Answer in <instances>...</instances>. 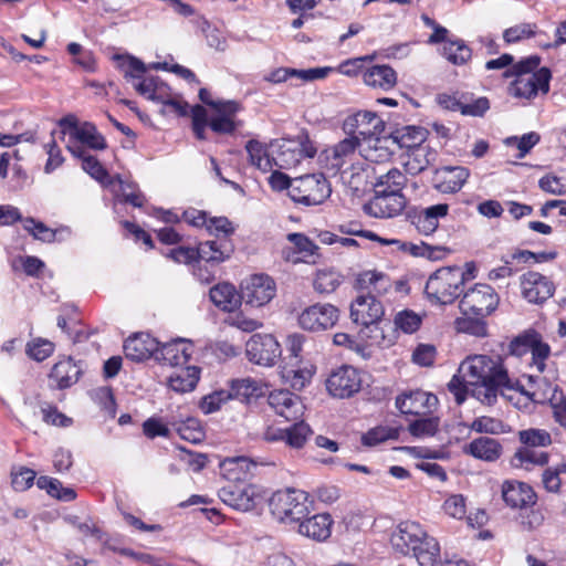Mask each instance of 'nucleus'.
<instances>
[{"mask_svg": "<svg viewBox=\"0 0 566 566\" xmlns=\"http://www.w3.org/2000/svg\"><path fill=\"white\" fill-rule=\"evenodd\" d=\"M443 55L449 62L461 65L470 60L471 49L462 40L448 41L443 45Z\"/></svg>", "mask_w": 566, "mask_h": 566, "instance_id": "nucleus-51", "label": "nucleus"}, {"mask_svg": "<svg viewBox=\"0 0 566 566\" xmlns=\"http://www.w3.org/2000/svg\"><path fill=\"white\" fill-rule=\"evenodd\" d=\"M390 544L396 553L403 556L411 554L420 566H442L438 541L417 522L399 523L391 533Z\"/></svg>", "mask_w": 566, "mask_h": 566, "instance_id": "nucleus-2", "label": "nucleus"}, {"mask_svg": "<svg viewBox=\"0 0 566 566\" xmlns=\"http://www.w3.org/2000/svg\"><path fill=\"white\" fill-rule=\"evenodd\" d=\"M193 353V345L184 338H178L165 344L158 342L155 359L172 367L188 363Z\"/></svg>", "mask_w": 566, "mask_h": 566, "instance_id": "nucleus-21", "label": "nucleus"}, {"mask_svg": "<svg viewBox=\"0 0 566 566\" xmlns=\"http://www.w3.org/2000/svg\"><path fill=\"white\" fill-rule=\"evenodd\" d=\"M311 504L307 492L293 488L279 490L269 500L272 516L279 523L294 526L310 515Z\"/></svg>", "mask_w": 566, "mask_h": 566, "instance_id": "nucleus-3", "label": "nucleus"}, {"mask_svg": "<svg viewBox=\"0 0 566 566\" xmlns=\"http://www.w3.org/2000/svg\"><path fill=\"white\" fill-rule=\"evenodd\" d=\"M245 150L249 155L251 165L263 172L272 170L274 158L270 157L268 148L264 144L255 139H251L247 143Z\"/></svg>", "mask_w": 566, "mask_h": 566, "instance_id": "nucleus-44", "label": "nucleus"}, {"mask_svg": "<svg viewBox=\"0 0 566 566\" xmlns=\"http://www.w3.org/2000/svg\"><path fill=\"white\" fill-rule=\"evenodd\" d=\"M518 440L527 448L548 447L552 444L551 433L538 428L518 431Z\"/></svg>", "mask_w": 566, "mask_h": 566, "instance_id": "nucleus-52", "label": "nucleus"}, {"mask_svg": "<svg viewBox=\"0 0 566 566\" xmlns=\"http://www.w3.org/2000/svg\"><path fill=\"white\" fill-rule=\"evenodd\" d=\"M344 132L349 137H361L365 142L380 135L382 120L373 112L364 111L348 116L343 123Z\"/></svg>", "mask_w": 566, "mask_h": 566, "instance_id": "nucleus-16", "label": "nucleus"}, {"mask_svg": "<svg viewBox=\"0 0 566 566\" xmlns=\"http://www.w3.org/2000/svg\"><path fill=\"white\" fill-rule=\"evenodd\" d=\"M502 497L513 509H524L535 503V493L530 485L523 482H504Z\"/></svg>", "mask_w": 566, "mask_h": 566, "instance_id": "nucleus-28", "label": "nucleus"}, {"mask_svg": "<svg viewBox=\"0 0 566 566\" xmlns=\"http://www.w3.org/2000/svg\"><path fill=\"white\" fill-rule=\"evenodd\" d=\"M509 382L507 370L500 359L486 355H474L464 359L459 374L448 384L449 391L454 396L458 405L467 399L469 388L472 396L481 403L493 406L499 396L501 386Z\"/></svg>", "mask_w": 566, "mask_h": 566, "instance_id": "nucleus-1", "label": "nucleus"}, {"mask_svg": "<svg viewBox=\"0 0 566 566\" xmlns=\"http://www.w3.org/2000/svg\"><path fill=\"white\" fill-rule=\"evenodd\" d=\"M364 83L374 88L388 91L397 83V75L389 65H374L363 73Z\"/></svg>", "mask_w": 566, "mask_h": 566, "instance_id": "nucleus-35", "label": "nucleus"}, {"mask_svg": "<svg viewBox=\"0 0 566 566\" xmlns=\"http://www.w3.org/2000/svg\"><path fill=\"white\" fill-rule=\"evenodd\" d=\"M421 324V317L410 310H405L396 314L395 325L406 334L416 332Z\"/></svg>", "mask_w": 566, "mask_h": 566, "instance_id": "nucleus-63", "label": "nucleus"}, {"mask_svg": "<svg viewBox=\"0 0 566 566\" xmlns=\"http://www.w3.org/2000/svg\"><path fill=\"white\" fill-rule=\"evenodd\" d=\"M439 427V419L436 417H423L409 424V432L419 438L433 436Z\"/></svg>", "mask_w": 566, "mask_h": 566, "instance_id": "nucleus-59", "label": "nucleus"}, {"mask_svg": "<svg viewBox=\"0 0 566 566\" xmlns=\"http://www.w3.org/2000/svg\"><path fill=\"white\" fill-rule=\"evenodd\" d=\"M54 352V344L44 338H36L27 345V354L36 361H42Z\"/></svg>", "mask_w": 566, "mask_h": 566, "instance_id": "nucleus-62", "label": "nucleus"}, {"mask_svg": "<svg viewBox=\"0 0 566 566\" xmlns=\"http://www.w3.org/2000/svg\"><path fill=\"white\" fill-rule=\"evenodd\" d=\"M361 377L352 366H340L334 369L326 379L328 392L336 398H349L360 390Z\"/></svg>", "mask_w": 566, "mask_h": 566, "instance_id": "nucleus-13", "label": "nucleus"}, {"mask_svg": "<svg viewBox=\"0 0 566 566\" xmlns=\"http://www.w3.org/2000/svg\"><path fill=\"white\" fill-rule=\"evenodd\" d=\"M169 420H171V416L166 419L156 417L148 418L143 423L144 434L149 439H154L156 437L169 438L171 427Z\"/></svg>", "mask_w": 566, "mask_h": 566, "instance_id": "nucleus-55", "label": "nucleus"}, {"mask_svg": "<svg viewBox=\"0 0 566 566\" xmlns=\"http://www.w3.org/2000/svg\"><path fill=\"white\" fill-rule=\"evenodd\" d=\"M157 349V339L145 333L136 334L124 343L126 357L134 361H143L150 357H155Z\"/></svg>", "mask_w": 566, "mask_h": 566, "instance_id": "nucleus-27", "label": "nucleus"}, {"mask_svg": "<svg viewBox=\"0 0 566 566\" xmlns=\"http://www.w3.org/2000/svg\"><path fill=\"white\" fill-rule=\"evenodd\" d=\"M248 359L260 366H273L281 356V346L270 334H254L245 345Z\"/></svg>", "mask_w": 566, "mask_h": 566, "instance_id": "nucleus-11", "label": "nucleus"}, {"mask_svg": "<svg viewBox=\"0 0 566 566\" xmlns=\"http://www.w3.org/2000/svg\"><path fill=\"white\" fill-rule=\"evenodd\" d=\"M268 402L274 412L286 421H297L303 417L304 405L301 398L289 390L271 392Z\"/></svg>", "mask_w": 566, "mask_h": 566, "instance_id": "nucleus-19", "label": "nucleus"}, {"mask_svg": "<svg viewBox=\"0 0 566 566\" xmlns=\"http://www.w3.org/2000/svg\"><path fill=\"white\" fill-rule=\"evenodd\" d=\"M358 146L360 147V144L356 137H348L339 142L329 151H326V169L334 176L337 174L346 175Z\"/></svg>", "mask_w": 566, "mask_h": 566, "instance_id": "nucleus-18", "label": "nucleus"}, {"mask_svg": "<svg viewBox=\"0 0 566 566\" xmlns=\"http://www.w3.org/2000/svg\"><path fill=\"white\" fill-rule=\"evenodd\" d=\"M566 474V462L547 468L542 474V483L548 492L557 493L562 485L560 475Z\"/></svg>", "mask_w": 566, "mask_h": 566, "instance_id": "nucleus-58", "label": "nucleus"}, {"mask_svg": "<svg viewBox=\"0 0 566 566\" xmlns=\"http://www.w3.org/2000/svg\"><path fill=\"white\" fill-rule=\"evenodd\" d=\"M548 463V454L546 452H536L532 448L523 447L516 450L511 464L514 468L531 470L534 465H545Z\"/></svg>", "mask_w": 566, "mask_h": 566, "instance_id": "nucleus-45", "label": "nucleus"}, {"mask_svg": "<svg viewBox=\"0 0 566 566\" xmlns=\"http://www.w3.org/2000/svg\"><path fill=\"white\" fill-rule=\"evenodd\" d=\"M386 139H380L378 136L365 142L360 145V153L363 157L371 163H382L390 158L391 153L385 145Z\"/></svg>", "mask_w": 566, "mask_h": 566, "instance_id": "nucleus-47", "label": "nucleus"}, {"mask_svg": "<svg viewBox=\"0 0 566 566\" xmlns=\"http://www.w3.org/2000/svg\"><path fill=\"white\" fill-rule=\"evenodd\" d=\"M226 323L245 333H251L262 327L260 321L248 317L242 312L232 313L228 316Z\"/></svg>", "mask_w": 566, "mask_h": 566, "instance_id": "nucleus-64", "label": "nucleus"}, {"mask_svg": "<svg viewBox=\"0 0 566 566\" xmlns=\"http://www.w3.org/2000/svg\"><path fill=\"white\" fill-rule=\"evenodd\" d=\"M397 436V432L395 429L389 427H375L370 430H368L365 434L361 437V442L364 446L367 447H375L379 443H382L389 439H395Z\"/></svg>", "mask_w": 566, "mask_h": 566, "instance_id": "nucleus-60", "label": "nucleus"}, {"mask_svg": "<svg viewBox=\"0 0 566 566\" xmlns=\"http://www.w3.org/2000/svg\"><path fill=\"white\" fill-rule=\"evenodd\" d=\"M406 182V176L399 169L392 168L377 178L375 190L401 193Z\"/></svg>", "mask_w": 566, "mask_h": 566, "instance_id": "nucleus-49", "label": "nucleus"}, {"mask_svg": "<svg viewBox=\"0 0 566 566\" xmlns=\"http://www.w3.org/2000/svg\"><path fill=\"white\" fill-rule=\"evenodd\" d=\"M449 206L447 203H438L430 206L412 219L417 231L423 235L432 234L439 227V219L448 214Z\"/></svg>", "mask_w": 566, "mask_h": 566, "instance_id": "nucleus-29", "label": "nucleus"}, {"mask_svg": "<svg viewBox=\"0 0 566 566\" xmlns=\"http://www.w3.org/2000/svg\"><path fill=\"white\" fill-rule=\"evenodd\" d=\"M339 318V311L329 303H316L306 307L298 316L300 326L310 332L332 328Z\"/></svg>", "mask_w": 566, "mask_h": 566, "instance_id": "nucleus-12", "label": "nucleus"}, {"mask_svg": "<svg viewBox=\"0 0 566 566\" xmlns=\"http://www.w3.org/2000/svg\"><path fill=\"white\" fill-rule=\"evenodd\" d=\"M311 433L310 426L301 419L284 430L285 441L292 448H302Z\"/></svg>", "mask_w": 566, "mask_h": 566, "instance_id": "nucleus-53", "label": "nucleus"}, {"mask_svg": "<svg viewBox=\"0 0 566 566\" xmlns=\"http://www.w3.org/2000/svg\"><path fill=\"white\" fill-rule=\"evenodd\" d=\"M218 494L226 505L240 512L252 511L262 499L261 489L252 483H227Z\"/></svg>", "mask_w": 566, "mask_h": 566, "instance_id": "nucleus-10", "label": "nucleus"}, {"mask_svg": "<svg viewBox=\"0 0 566 566\" xmlns=\"http://www.w3.org/2000/svg\"><path fill=\"white\" fill-rule=\"evenodd\" d=\"M438 399L434 395L417 389L403 392L396 399V406L406 415L422 416L436 407Z\"/></svg>", "mask_w": 566, "mask_h": 566, "instance_id": "nucleus-23", "label": "nucleus"}, {"mask_svg": "<svg viewBox=\"0 0 566 566\" xmlns=\"http://www.w3.org/2000/svg\"><path fill=\"white\" fill-rule=\"evenodd\" d=\"M541 140V136L536 132L524 134L521 137L511 136L507 137L504 143L506 146H515L518 149L516 158H524L531 149L536 146Z\"/></svg>", "mask_w": 566, "mask_h": 566, "instance_id": "nucleus-54", "label": "nucleus"}, {"mask_svg": "<svg viewBox=\"0 0 566 566\" xmlns=\"http://www.w3.org/2000/svg\"><path fill=\"white\" fill-rule=\"evenodd\" d=\"M454 328L459 333H467L476 337L486 335V324L484 317L464 315L454 321Z\"/></svg>", "mask_w": 566, "mask_h": 566, "instance_id": "nucleus-50", "label": "nucleus"}, {"mask_svg": "<svg viewBox=\"0 0 566 566\" xmlns=\"http://www.w3.org/2000/svg\"><path fill=\"white\" fill-rule=\"evenodd\" d=\"M332 67H314L307 70H296L290 67H280L271 72L266 80L272 83H282L290 77H296L302 82H312L316 80L325 78L331 72Z\"/></svg>", "mask_w": 566, "mask_h": 566, "instance_id": "nucleus-30", "label": "nucleus"}, {"mask_svg": "<svg viewBox=\"0 0 566 566\" xmlns=\"http://www.w3.org/2000/svg\"><path fill=\"white\" fill-rule=\"evenodd\" d=\"M470 176L465 167H442L436 169L432 185L441 193H455L462 189Z\"/></svg>", "mask_w": 566, "mask_h": 566, "instance_id": "nucleus-22", "label": "nucleus"}, {"mask_svg": "<svg viewBox=\"0 0 566 566\" xmlns=\"http://www.w3.org/2000/svg\"><path fill=\"white\" fill-rule=\"evenodd\" d=\"M437 151L426 143L401 155L406 171L413 176L432 165L437 160Z\"/></svg>", "mask_w": 566, "mask_h": 566, "instance_id": "nucleus-26", "label": "nucleus"}, {"mask_svg": "<svg viewBox=\"0 0 566 566\" xmlns=\"http://www.w3.org/2000/svg\"><path fill=\"white\" fill-rule=\"evenodd\" d=\"M467 452L472 457L484 460L495 461L502 453V446L493 438L481 437L472 440L467 447Z\"/></svg>", "mask_w": 566, "mask_h": 566, "instance_id": "nucleus-37", "label": "nucleus"}, {"mask_svg": "<svg viewBox=\"0 0 566 566\" xmlns=\"http://www.w3.org/2000/svg\"><path fill=\"white\" fill-rule=\"evenodd\" d=\"M523 296L531 303H542L548 300L555 286L553 282L538 272H527L521 277Z\"/></svg>", "mask_w": 566, "mask_h": 566, "instance_id": "nucleus-20", "label": "nucleus"}, {"mask_svg": "<svg viewBox=\"0 0 566 566\" xmlns=\"http://www.w3.org/2000/svg\"><path fill=\"white\" fill-rule=\"evenodd\" d=\"M537 27L534 23H521L506 29L503 39L506 43H515L536 34Z\"/></svg>", "mask_w": 566, "mask_h": 566, "instance_id": "nucleus-61", "label": "nucleus"}, {"mask_svg": "<svg viewBox=\"0 0 566 566\" xmlns=\"http://www.w3.org/2000/svg\"><path fill=\"white\" fill-rule=\"evenodd\" d=\"M233 252L229 240H209L201 242L197 249L179 247L171 249L169 256L177 263L189 264L193 261L207 263H221L228 260Z\"/></svg>", "mask_w": 566, "mask_h": 566, "instance_id": "nucleus-5", "label": "nucleus"}, {"mask_svg": "<svg viewBox=\"0 0 566 566\" xmlns=\"http://www.w3.org/2000/svg\"><path fill=\"white\" fill-rule=\"evenodd\" d=\"M66 148L74 157L82 159V168L84 171L101 184H107L111 177L106 169L94 156L90 155L85 148L73 144H67Z\"/></svg>", "mask_w": 566, "mask_h": 566, "instance_id": "nucleus-34", "label": "nucleus"}, {"mask_svg": "<svg viewBox=\"0 0 566 566\" xmlns=\"http://www.w3.org/2000/svg\"><path fill=\"white\" fill-rule=\"evenodd\" d=\"M528 339L531 343L532 364L542 374L545 370V360L549 356L551 348L546 343L542 342L541 335L534 331H528Z\"/></svg>", "mask_w": 566, "mask_h": 566, "instance_id": "nucleus-48", "label": "nucleus"}, {"mask_svg": "<svg viewBox=\"0 0 566 566\" xmlns=\"http://www.w3.org/2000/svg\"><path fill=\"white\" fill-rule=\"evenodd\" d=\"M382 316V304L373 294L358 295L350 305L353 322L376 333L375 335L366 334L371 339V344H378L379 339L382 338V333L378 328V323Z\"/></svg>", "mask_w": 566, "mask_h": 566, "instance_id": "nucleus-7", "label": "nucleus"}, {"mask_svg": "<svg viewBox=\"0 0 566 566\" xmlns=\"http://www.w3.org/2000/svg\"><path fill=\"white\" fill-rule=\"evenodd\" d=\"M80 374V367L71 357H67L59 360L53 366L50 377L60 388H67L77 381Z\"/></svg>", "mask_w": 566, "mask_h": 566, "instance_id": "nucleus-38", "label": "nucleus"}, {"mask_svg": "<svg viewBox=\"0 0 566 566\" xmlns=\"http://www.w3.org/2000/svg\"><path fill=\"white\" fill-rule=\"evenodd\" d=\"M220 469L227 483H248L254 475L256 463L249 458L238 457L222 461Z\"/></svg>", "mask_w": 566, "mask_h": 566, "instance_id": "nucleus-25", "label": "nucleus"}, {"mask_svg": "<svg viewBox=\"0 0 566 566\" xmlns=\"http://www.w3.org/2000/svg\"><path fill=\"white\" fill-rule=\"evenodd\" d=\"M23 228L28 231L35 240L43 242H53L55 240L56 231L46 227L43 222L36 221L33 218H27L23 220Z\"/></svg>", "mask_w": 566, "mask_h": 566, "instance_id": "nucleus-57", "label": "nucleus"}, {"mask_svg": "<svg viewBox=\"0 0 566 566\" xmlns=\"http://www.w3.org/2000/svg\"><path fill=\"white\" fill-rule=\"evenodd\" d=\"M470 429L480 433L499 434L505 432V424L497 418L482 416L472 421Z\"/></svg>", "mask_w": 566, "mask_h": 566, "instance_id": "nucleus-56", "label": "nucleus"}, {"mask_svg": "<svg viewBox=\"0 0 566 566\" xmlns=\"http://www.w3.org/2000/svg\"><path fill=\"white\" fill-rule=\"evenodd\" d=\"M334 521L328 513H318L302 518L296 525L297 533L316 542L326 541L332 534Z\"/></svg>", "mask_w": 566, "mask_h": 566, "instance_id": "nucleus-24", "label": "nucleus"}, {"mask_svg": "<svg viewBox=\"0 0 566 566\" xmlns=\"http://www.w3.org/2000/svg\"><path fill=\"white\" fill-rule=\"evenodd\" d=\"M67 144L80 145L95 149L103 150L106 148V140L102 134L98 133L95 125L84 122L80 127H74L72 138H69Z\"/></svg>", "mask_w": 566, "mask_h": 566, "instance_id": "nucleus-32", "label": "nucleus"}, {"mask_svg": "<svg viewBox=\"0 0 566 566\" xmlns=\"http://www.w3.org/2000/svg\"><path fill=\"white\" fill-rule=\"evenodd\" d=\"M277 148L273 163L281 169L294 168L303 159L313 158L316 154V148L304 133L293 139H282Z\"/></svg>", "mask_w": 566, "mask_h": 566, "instance_id": "nucleus-9", "label": "nucleus"}, {"mask_svg": "<svg viewBox=\"0 0 566 566\" xmlns=\"http://www.w3.org/2000/svg\"><path fill=\"white\" fill-rule=\"evenodd\" d=\"M357 285L360 290L367 291V294L381 295L390 287V280L381 272L365 271L358 275Z\"/></svg>", "mask_w": 566, "mask_h": 566, "instance_id": "nucleus-42", "label": "nucleus"}, {"mask_svg": "<svg viewBox=\"0 0 566 566\" xmlns=\"http://www.w3.org/2000/svg\"><path fill=\"white\" fill-rule=\"evenodd\" d=\"M552 73L547 67H541L535 74H521L510 86L513 96L520 98H534L538 92L547 94Z\"/></svg>", "mask_w": 566, "mask_h": 566, "instance_id": "nucleus-15", "label": "nucleus"}, {"mask_svg": "<svg viewBox=\"0 0 566 566\" xmlns=\"http://www.w3.org/2000/svg\"><path fill=\"white\" fill-rule=\"evenodd\" d=\"M428 136V130L417 126H405L396 129L391 134V139L400 148H405L409 151L420 144L424 143Z\"/></svg>", "mask_w": 566, "mask_h": 566, "instance_id": "nucleus-39", "label": "nucleus"}, {"mask_svg": "<svg viewBox=\"0 0 566 566\" xmlns=\"http://www.w3.org/2000/svg\"><path fill=\"white\" fill-rule=\"evenodd\" d=\"M499 394L510 401L516 409L526 411L534 403L531 392L518 382H513L509 378V382L501 386Z\"/></svg>", "mask_w": 566, "mask_h": 566, "instance_id": "nucleus-40", "label": "nucleus"}, {"mask_svg": "<svg viewBox=\"0 0 566 566\" xmlns=\"http://www.w3.org/2000/svg\"><path fill=\"white\" fill-rule=\"evenodd\" d=\"M331 192V186L323 174H311L293 179L291 198L305 206H317L323 203Z\"/></svg>", "mask_w": 566, "mask_h": 566, "instance_id": "nucleus-8", "label": "nucleus"}, {"mask_svg": "<svg viewBox=\"0 0 566 566\" xmlns=\"http://www.w3.org/2000/svg\"><path fill=\"white\" fill-rule=\"evenodd\" d=\"M381 243L396 245L398 250L406 252L412 256H422L428 259H433L434 252L440 250L439 247H433L422 241L419 243H413L408 241H401L398 239H384L381 240Z\"/></svg>", "mask_w": 566, "mask_h": 566, "instance_id": "nucleus-46", "label": "nucleus"}, {"mask_svg": "<svg viewBox=\"0 0 566 566\" xmlns=\"http://www.w3.org/2000/svg\"><path fill=\"white\" fill-rule=\"evenodd\" d=\"M402 193L375 190V196L365 206L364 211L375 218H394L406 207Z\"/></svg>", "mask_w": 566, "mask_h": 566, "instance_id": "nucleus-17", "label": "nucleus"}, {"mask_svg": "<svg viewBox=\"0 0 566 566\" xmlns=\"http://www.w3.org/2000/svg\"><path fill=\"white\" fill-rule=\"evenodd\" d=\"M200 378V369L196 366H187L175 370L168 378V386L174 391L185 394L192 391Z\"/></svg>", "mask_w": 566, "mask_h": 566, "instance_id": "nucleus-36", "label": "nucleus"}, {"mask_svg": "<svg viewBox=\"0 0 566 566\" xmlns=\"http://www.w3.org/2000/svg\"><path fill=\"white\" fill-rule=\"evenodd\" d=\"M531 397L534 403L549 405V407L562 396L564 392L553 385L546 377L528 376Z\"/></svg>", "mask_w": 566, "mask_h": 566, "instance_id": "nucleus-31", "label": "nucleus"}, {"mask_svg": "<svg viewBox=\"0 0 566 566\" xmlns=\"http://www.w3.org/2000/svg\"><path fill=\"white\" fill-rule=\"evenodd\" d=\"M169 423L172 429L177 431L179 437L186 441L191 443H198L202 441L205 433L200 426V421L196 418L188 417L185 420L177 419L175 416H171V420Z\"/></svg>", "mask_w": 566, "mask_h": 566, "instance_id": "nucleus-41", "label": "nucleus"}, {"mask_svg": "<svg viewBox=\"0 0 566 566\" xmlns=\"http://www.w3.org/2000/svg\"><path fill=\"white\" fill-rule=\"evenodd\" d=\"M465 280V273L461 268L443 266L428 277L424 293L432 303L452 304L463 293Z\"/></svg>", "mask_w": 566, "mask_h": 566, "instance_id": "nucleus-4", "label": "nucleus"}, {"mask_svg": "<svg viewBox=\"0 0 566 566\" xmlns=\"http://www.w3.org/2000/svg\"><path fill=\"white\" fill-rule=\"evenodd\" d=\"M343 283V275L334 269L317 270L313 279V287L319 294H329Z\"/></svg>", "mask_w": 566, "mask_h": 566, "instance_id": "nucleus-43", "label": "nucleus"}, {"mask_svg": "<svg viewBox=\"0 0 566 566\" xmlns=\"http://www.w3.org/2000/svg\"><path fill=\"white\" fill-rule=\"evenodd\" d=\"M500 296L489 284L476 283L463 291L459 307L463 315L486 317L499 306Z\"/></svg>", "mask_w": 566, "mask_h": 566, "instance_id": "nucleus-6", "label": "nucleus"}, {"mask_svg": "<svg viewBox=\"0 0 566 566\" xmlns=\"http://www.w3.org/2000/svg\"><path fill=\"white\" fill-rule=\"evenodd\" d=\"M211 302L226 312H234L241 305L242 294L230 283H220L210 289Z\"/></svg>", "mask_w": 566, "mask_h": 566, "instance_id": "nucleus-33", "label": "nucleus"}, {"mask_svg": "<svg viewBox=\"0 0 566 566\" xmlns=\"http://www.w3.org/2000/svg\"><path fill=\"white\" fill-rule=\"evenodd\" d=\"M241 294L248 305L261 307L275 296L276 284L266 274H254L241 285Z\"/></svg>", "mask_w": 566, "mask_h": 566, "instance_id": "nucleus-14", "label": "nucleus"}]
</instances>
